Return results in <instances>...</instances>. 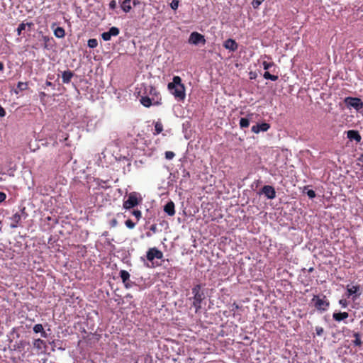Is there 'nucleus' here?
Returning <instances> with one entry per match:
<instances>
[{"label":"nucleus","mask_w":363,"mask_h":363,"mask_svg":"<svg viewBox=\"0 0 363 363\" xmlns=\"http://www.w3.org/2000/svg\"><path fill=\"white\" fill-rule=\"evenodd\" d=\"M167 88L177 101H184L186 98L185 86L180 77L174 76L172 82L168 84Z\"/></svg>","instance_id":"obj_1"},{"label":"nucleus","mask_w":363,"mask_h":363,"mask_svg":"<svg viewBox=\"0 0 363 363\" xmlns=\"http://www.w3.org/2000/svg\"><path fill=\"white\" fill-rule=\"evenodd\" d=\"M311 302L314 307L320 312L326 311L330 306V302L324 295H314Z\"/></svg>","instance_id":"obj_2"},{"label":"nucleus","mask_w":363,"mask_h":363,"mask_svg":"<svg viewBox=\"0 0 363 363\" xmlns=\"http://www.w3.org/2000/svg\"><path fill=\"white\" fill-rule=\"evenodd\" d=\"M143 198L141 195L135 191L130 192L128 195V199L123 201V208L125 210H130L138 206L142 202Z\"/></svg>","instance_id":"obj_3"},{"label":"nucleus","mask_w":363,"mask_h":363,"mask_svg":"<svg viewBox=\"0 0 363 363\" xmlns=\"http://www.w3.org/2000/svg\"><path fill=\"white\" fill-rule=\"evenodd\" d=\"M344 102L347 108H353L357 111L363 108V102L359 98L348 96L344 99Z\"/></svg>","instance_id":"obj_4"},{"label":"nucleus","mask_w":363,"mask_h":363,"mask_svg":"<svg viewBox=\"0 0 363 363\" xmlns=\"http://www.w3.org/2000/svg\"><path fill=\"white\" fill-rule=\"evenodd\" d=\"M206 42L204 35L196 31L192 32L188 39V43L193 45H199L200 44L203 45L206 44Z\"/></svg>","instance_id":"obj_5"},{"label":"nucleus","mask_w":363,"mask_h":363,"mask_svg":"<svg viewBox=\"0 0 363 363\" xmlns=\"http://www.w3.org/2000/svg\"><path fill=\"white\" fill-rule=\"evenodd\" d=\"M33 346L38 354H42L46 352L47 344L44 340L40 338L34 340Z\"/></svg>","instance_id":"obj_6"},{"label":"nucleus","mask_w":363,"mask_h":363,"mask_svg":"<svg viewBox=\"0 0 363 363\" xmlns=\"http://www.w3.org/2000/svg\"><path fill=\"white\" fill-rule=\"evenodd\" d=\"M347 296L348 298L352 297L353 301H355L361 294L360 287L359 285H347L346 286Z\"/></svg>","instance_id":"obj_7"},{"label":"nucleus","mask_w":363,"mask_h":363,"mask_svg":"<svg viewBox=\"0 0 363 363\" xmlns=\"http://www.w3.org/2000/svg\"><path fill=\"white\" fill-rule=\"evenodd\" d=\"M162 252L155 247L151 248L147 252V259L150 262H152L155 259H162Z\"/></svg>","instance_id":"obj_8"},{"label":"nucleus","mask_w":363,"mask_h":363,"mask_svg":"<svg viewBox=\"0 0 363 363\" xmlns=\"http://www.w3.org/2000/svg\"><path fill=\"white\" fill-rule=\"evenodd\" d=\"M261 193L263 194L268 199H274L276 197V191L273 186L265 185L262 187Z\"/></svg>","instance_id":"obj_9"},{"label":"nucleus","mask_w":363,"mask_h":363,"mask_svg":"<svg viewBox=\"0 0 363 363\" xmlns=\"http://www.w3.org/2000/svg\"><path fill=\"white\" fill-rule=\"evenodd\" d=\"M119 34V29L116 27H111L108 31L101 34V38L104 41H108L111 37L117 36Z\"/></svg>","instance_id":"obj_10"},{"label":"nucleus","mask_w":363,"mask_h":363,"mask_svg":"<svg viewBox=\"0 0 363 363\" xmlns=\"http://www.w3.org/2000/svg\"><path fill=\"white\" fill-rule=\"evenodd\" d=\"M270 128V125L267 123L256 124L251 128L252 132L258 134L260 132H266Z\"/></svg>","instance_id":"obj_11"},{"label":"nucleus","mask_w":363,"mask_h":363,"mask_svg":"<svg viewBox=\"0 0 363 363\" xmlns=\"http://www.w3.org/2000/svg\"><path fill=\"white\" fill-rule=\"evenodd\" d=\"M204 298V294H201L193 296L192 305L195 308V311L198 312L201 308V302Z\"/></svg>","instance_id":"obj_12"},{"label":"nucleus","mask_w":363,"mask_h":363,"mask_svg":"<svg viewBox=\"0 0 363 363\" xmlns=\"http://www.w3.org/2000/svg\"><path fill=\"white\" fill-rule=\"evenodd\" d=\"M223 46L225 49L233 52L235 51L238 47V43L231 38L226 40L223 43Z\"/></svg>","instance_id":"obj_13"},{"label":"nucleus","mask_w":363,"mask_h":363,"mask_svg":"<svg viewBox=\"0 0 363 363\" xmlns=\"http://www.w3.org/2000/svg\"><path fill=\"white\" fill-rule=\"evenodd\" d=\"M347 136L350 140H354L357 143H359L362 140V137L357 130H350L347 132Z\"/></svg>","instance_id":"obj_14"},{"label":"nucleus","mask_w":363,"mask_h":363,"mask_svg":"<svg viewBox=\"0 0 363 363\" xmlns=\"http://www.w3.org/2000/svg\"><path fill=\"white\" fill-rule=\"evenodd\" d=\"M164 212L170 216H172L175 214V210H174V204L172 201L168 202L164 208Z\"/></svg>","instance_id":"obj_15"},{"label":"nucleus","mask_w":363,"mask_h":363,"mask_svg":"<svg viewBox=\"0 0 363 363\" xmlns=\"http://www.w3.org/2000/svg\"><path fill=\"white\" fill-rule=\"evenodd\" d=\"M141 104L145 107H150L153 104H157V102L155 101L154 99H150L148 96H143L140 99Z\"/></svg>","instance_id":"obj_16"},{"label":"nucleus","mask_w":363,"mask_h":363,"mask_svg":"<svg viewBox=\"0 0 363 363\" xmlns=\"http://www.w3.org/2000/svg\"><path fill=\"white\" fill-rule=\"evenodd\" d=\"M349 316L348 313L347 312H340V313H334L333 314V318L335 321L340 322Z\"/></svg>","instance_id":"obj_17"},{"label":"nucleus","mask_w":363,"mask_h":363,"mask_svg":"<svg viewBox=\"0 0 363 363\" xmlns=\"http://www.w3.org/2000/svg\"><path fill=\"white\" fill-rule=\"evenodd\" d=\"M21 219V216L18 213H16L11 218V220L12 223H11L10 226L11 228H16L18 226V223L20 222Z\"/></svg>","instance_id":"obj_18"},{"label":"nucleus","mask_w":363,"mask_h":363,"mask_svg":"<svg viewBox=\"0 0 363 363\" xmlns=\"http://www.w3.org/2000/svg\"><path fill=\"white\" fill-rule=\"evenodd\" d=\"M73 77V74L70 71H65L62 74V80L63 83H69Z\"/></svg>","instance_id":"obj_19"},{"label":"nucleus","mask_w":363,"mask_h":363,"mask_svg":"<svg viewBox=\"0 0 363 363\" xmlns=\"http://www.w3.org/2000/svg\"><path fill=\"white\" fill-rule=\"evenodd\" d=\"M121 9L125 12L128 13L131 9V1L130 0H124L121 4Z\"/></svg>","instance_id":"obj_20"},{"label":"nucleus","mask_w":363,"mask_h":363,"mask_svg":"<svg viewBox=\"0 0 363 363\" xmlns=\"http://www.w3.org/2000/svg\"><path fill=\"white\" fill-rule=\"evenodd\" d=\"M54 35L56 38H62L65 35V30L62 27H57L54 29Z\"/></svg>","instance_id":"obj_21"},{"label":"nucleus","mask_w":363,"mask_h":363,"mask_svg":"<svg viewBox=\"0 0 363 363\" xmlns=\"http://www.w3.org/2000/svg\"><path fill=\"white\" fill-rule=\"evenodd\" d=\"M120 277L122 279L123 284H125L126 281H129L130 274L126 270H121L120 271Z\"/></svg>","instance_id":"obj_22"},{"label":"nucleus","mask_w":363,"mask_h":363,"mask_svg":"<svg viewBox=\"0 0 363 363\" xmlns=\"http://www.w3.org/2000/svg\"><path fill=\"white\" fill-rule=\"evenodd\" d=\"M32 25H33L32 23H20L16 30L18 35H21L22 31L26 29V26L30 27Z\"/></svg>","instance_id":"obj_23"},{"label":"nucleus","mask_w":363,"mask_h":363,"mask_svg":"<svg viewBox=\"0 0 363 363\" xmlns=\"http://www.w3.org/2000/svg\"><path fill=\"white\" fill-rule=\"evenodd\" d=\"M163 130V125L161 122H156L155 124V135L160 134Z\"/></svg>","instance_id":"obj_24"},{"label":"nucleus","mask_w":363,"mask_h":363,"mask_svg":"<svg viewBox=\"0 0 363 363\" xmlns=\"http://www.w3.org/2000/svg\"><path fill=\"white\" fill-rule=\"evenodd\" d=\"M263 77L265 79H269L272 81H277L278 79V76L272 75L269 72H265L263 74Z\"/></svg>","instance_id":"obj_25"},{"label":"nucleus","mask_w":363,"mask_h":363,"mask_svg":"<svg viewBox=\"0 0 363 363\" xmlns=\"http://www.w3.org/2000/svg\"><path fill=\"white\" fill-rule=\"evenodd\" d=\"M250 125V121L247 118H241L240 120V126L242 128H247Z\"/></svg>","instance_id":"obj_26"},{"label":"nucleus","mask_w":363,"mask_h":363,"mask_svg":"<svg viewBox=\"0 0 363 363\" xmlns=\"http://www.w3.org/2000/svg\"><path fill=\"white\" fill-rule=\"evenodd\" d=\"M354 340H353V344L355 346H360L362 345V340L360 338V335L358 333H355L354 334Z\"/></svg>","instance_id":"obj_27"},{"label":"nucleus","mask_w":363,"mask_h":363,"mask_svg":"<svg viewBox=\"0 0 363 363\" xmlns=\"http://www.w3.org/2000/svg\"><path fill=\"white\" fill-rule=\"evenodd\" d=\"M87 45L90 48H95L98 45V41L96 39L94 38L89 39L88 40Z\"/></svg>","instance_id":"obj_28"},{"label":"nucleus","mask_w":363,"mask_h":363,"mask_svg":"<svg viewBox=\"0 0 363 363\" xmlns=\"http://www.w3.org/2000/svg\"><path fill=\"white\" fill-rule=\"evenodd\" d=\"M192 294L194 296H196V294L199 295V294H203V292L201 291V286L199 284L196 285L192 289Z\"/></svg>","instance_id":"obj_29"},{"label":"nucleus","mask_w":363,"mask_h":363,"mask_svg":"<svg viewBox=\"0 0 363 363\" xmlns=\"http://www.w3.org/2000/svg\"><path fill=\"white\" fill-rule=\"evenodd\" d=\"M33 330L34 333H39L40 332H43L44 328L42 324H36L33 326Z\"/></svg>","instance_id":"obj_30"},{"label":"nucleus","mask_w":363,"mask_h":363,"mask_svg":"<svg viewBox=\"0 0 363 363\" xmlns=\"http://www.w3.org/2000/svg\"><path fill=\"white\" fill-rule=\"evenodd\" d=\"M265 0H252L251 4L254 9H257Z\"/></svg>","instance_id":"obj_31"},{"label":"nucleus","mask_w":363,"mask_h":363,"mask_svg":"<svg viewBox=\"0 0 363 363\" xmlns=\"http://www.w3.org/2000/svg\"><path fill=\"white\" fill-rule=\"evenodd\" d=\"M131 214L135 217L138 221L140 219L142 215L141 211L139 210H133L131 211Z\"/></svg>","instance_id":"obj_32"},{"label":"nucleus","mask_w":363,"mask_h":363,"mask_svg":"<svg viewBox=\"0 0 363 363\" xmlns=\"http://www.w3.org/2000/svg\"><path fill=\"white\" fill-rule=\"evenodd\" d=\"M274 62H266V61H264V62H262L263 68H264V69H265V70L269 69V68H271V67H272V66H274Z\"/></svg>","instance_id":"obj_33"},{"label":"nucleus","mask_w":363,"mask_h":363,"mask_svg":"<svg viewBox=\"0 0 363 363\" xmlns=\"http://www.w3.org/2000/svg\"><path fill=\"white\" fill-rule=\"evenodd\" d=\"M126 227L129 229H133L135 226V223H133L131 220L128 219L125 223Z\"/></svg>","instance_id":"obj_34"},{"label":"nucleus","mask_w":363,"mask_h":363,"mask_svg":"<svg viewBox=\"0 0 363 363\" xmlns=\"http://www.w3.org/2000/svg\"><path fill=\"white\" fill-rule=\"evenodd\" d=\"M174 156H175V154L172 151H167L165 152V158L167 160H172Z\"/></svg>","instance_id":"obj_35"},{"label":"nucleus","mask_w":363,"mask_h":363,"mask_svg":"<svg viewBox=\"0 0 363 363\" xmlns=\"http://www.w3.org/2000/svg\"><path fill=\"white\" fill-rule=\"evenodd\" d=\"M170 6L173 10L177 9L179 6V1L177 0H172L170 3Z\"/></svg>","instance_id":"obj_36"},{"label":"nucleus","mask_w":363,"mask_h":363,"mask_svg":"<svg viewBox=\"0 0 363 363\" xmlns=\"http://www.w3.org/2000/svg\"><path fill=\"white\" fill-rule=\"evenodd\" d=\"M324 330L322 327H315V333L318 336H321L323 334Z\"/></svg>","instance_id":"obj_37"},{"label":"nucleus","mask_w":363,"mask_h":363,"mask_svg":"<svg viewBox=\"0 0 363 363\" xmlns=\"http://www.w3.org/2000/svg\"><path fill=\"white\" fill-rule=\"evenodd\" d=\"M306 194L310 199H313L315 197V193L312 189L308 190Z\"/></svg>","instance_id":"obj_38"},{"label":"nucleus","mask_w":363,"mask_h":363,"mask_svg":"<svg viewBox=\"0 0 363 363\" xmlns=\"http://www.w3.org/2000/svg\"><path fill=\"white\" fill-rule=\"evenodd\" d=\"M339 304L344 308L347 307V301L345 299H340L339 301Z\"/></svg>","instance_id":"obj_39"},{"label":"nucleus","mask_w":363,"mask_h":363,"mask_svg":"<svg viewBox=\"0 0 363 363\" xmlns=\"http://www.w3.org/2000/svg\"><path fill=\"white\" fill-rule=\"evenodd\" d=\"M18 87L20 89L23 90V89H26V87H27V84L23 83V82H18Z\"/></svg>","instance_id":"obj_40"},{"label":"nucleus","mask_w":363,"mask_h":363,"mask_svg":"<svg viewBox=\"0 0 363 363\" xmlns=\"http://www.w3.org/2000/svg\"><path fill=\"white\" fill-rule=\"evenodd\" d=\"M6 198V196L4 193L0 192V203L4 201Z\"/></svg>","instance_id":"obj_41"},{"label":"nucleus","mask_w":363,"mask_h":363,"mask_svg":"<svg viewBox=\"0 0 363 363\" xmlns=\"http://www.w3.org/2000/svg\"><path fill=\"white\" fill-rule=\"evenodd\" d=\"M109 6L111 9H114L116 6V3L115 1H111L109 4Z\"/></svg>","instance_id":"obj_42"},{"label":"nucleus","mask_w":363,"mask_h":363,"mask_svg":"<svg viewBox=\"0 0 363 363\" xmlns=\"http://www.w3.org/2000/svg\"><path fill=\"white\" fill-rule=\"evenodd\" d=\"M6 115V111L4 109V108H2L1 106H0V117H4Z\"/></svg>","instance_id":"obj_43"},{"label":"nucleus","mask_w":363,"mask_h":363,"mask_svg":"<svg viewBox=\"0 0 363 363\" xmlns=\"http://www.w3.org/2000/svg\"><path fill=\"white\" fill-rule=\"evenodd\" d=\"M40 333L42 337L46 338L48 337V334L44 330H43V332H40Z\"/></svg>","instance_id":"obj_44"},{"label":"nucleus","mask_w":363,"mask_h":363,"mask_svg":"<svg viewBox=\"0 0 363 363\" xmlns=\"http://www.w3.org/2000/svg\"><path fill=\"white\" fill-rule=\"evenodd\" d=\"M150 230L152 231L153 233H155L156 230H157V227L155 225H152L150 226Z\"/></svg>","instance_id":"obj_45"},{"label":"nucleus","mask_w":363,"mask_h":363,"mask_svg":"<svg viewBox=\"0 0 363 363\" xmlns=\"http://www.w3.org/2000/svg\"><path fill=\"white\" fill-rule=\"evenodd\" d=\"M112 226H116L117 224L116 220L113 219L111 220Z\"/></svg>","instance_id":"obj_46"},{"label":"nucleus","mask_w":363,"mask_h":363,"mask_svg":"<svg viewBox=\"0 0 363 363\" xmlns=\"http://www.w3.org/2000/svg\"><path fill=\"white\" fill-rule=\"evenodd\" d=\"M125 284V286L126 288H130V283L128 282V281H126V282H125V284Z\"/></svg>","instance_id":"obj_47"},{"label":"nucleus","mask_w":363,"mask_h":363,"mask_svg":"<svg viewBox=\"0 0 363 363\" xmlns=\"http://www.w3.org/2000/svg\"><path fill=\"white\" fill-rule=\"evenodd\" d=\"M4 64L1 62H0V71H2L4 69Z\"/></svg>","instance_id":"obj_48"},{"label":"nucleus","mask_w":363,"mask_h":363,"mask_svg":"<svg viewBox=\"0 0 363 363\" xmlns=\"http://www.w3.org/2000/svg\"><path fill=\"white\" fill-rule=\"evenodd\" d=\"M150 91L154 92V94H156V90L155 89H153L152 87H151Z\"/></svg>","instance_id":"obj_49"},{"label":"nucleus","mask_w":363,"mask_h":363,"mask_svg":"<svg viewBox=\"0 0 363 363\" xmlns=\"http://www.w3.org/2000/svg\"><path fill=\"white\" fill-rule=\"evenodd\" d=\"M138 3V1H133V4H134V5H136Z\"/></svg>","instance_id":"obj_50"},{"label":"nucleus","mask_w":363,"mask_h":363,"mask_svg":"<svg viewBox=\"0 0 363 363\" xmlns=\"http://www.w3.org/2000/svg\"><path fill=\"white\" fill-rule=\"evenodd\" d=\"M47 84L50 86V85H51V82H47Z\"/></svg>","instance_id":"obj_51"}]
</instances>
